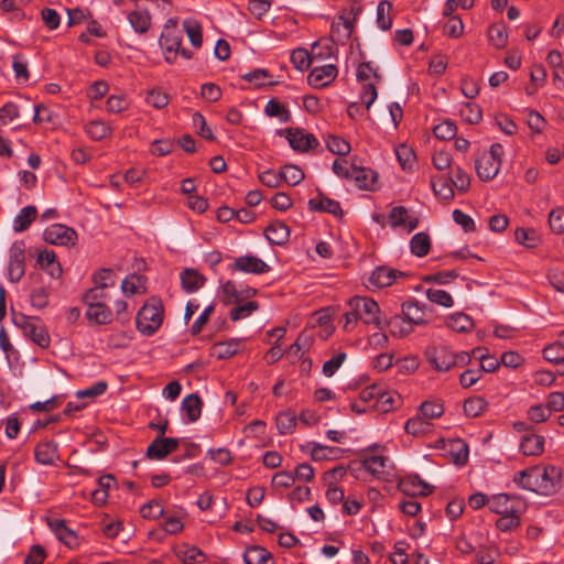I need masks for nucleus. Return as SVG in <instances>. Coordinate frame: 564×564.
I'll use <instances>...</instances> for the list:
<instances>
[{
	"label": "nucleus",
	"mask_w": 564,
	"mask_h": 564,
	"mask_svg": "<svg viewBox=\"0 0 564 564\" xmlns=\"http://www.w3.org/2000/svg\"><path fill=\"white\" fill-rule=\"evenodd\" d=\"M382 451L383 446L378 444L371 445L365 451L366 455L361 465L372 478L388 484L395 482L404 494L427 496L432 492V487L417 476H410L402 480L395 465L389 456L382 454Z\"/></svg>",
	"instance_id": "f257e3e1"
},
{
	"label": "nucleus",
	"mask_w": 564,
	"mask_h": 564,
	"mask_svg": "<svg viewBox=\"0 0 564 564\" xmlns=\"http://www.w3.org/2000/svg\"><path fill=\"white\" fill-rule=\"evenodd\" d=\"M561 480V471L554 466L536 465L519 471L514 476V482L525 489L540 495L554 494Z\"/></svg>",
	"instance_id": "f03ea898"
},
{
	"label": "nucleus",
	"mask_w": 564,
	"mask_h": 564,
	"mask_svg": "<svg viewBox=\"0 0 564 564\" xmlns=\"http://www.w3.org/2000/svg\"><path fill=\"white\" fill-rule=\"evenodd\" d=\"M425 356L431 366L436 371L441 372H446L454 367H465L471 361V355L469 352H455L443 345L427 348Z\"/></svg>",
	"instance_id": "7ed1b4c3"
},
{
	"label": "nucleus",
	"mask_w": 564,
	"mask_h": 564,
	"mask_svg": "<svg viewBox=\"0 0 564 564\" xmlns=\"http://www.w3.org/2000/svg\"><path fill=\"white\" fill-rule=\"evenodd\" d=\"M164 318L163 304L158 299H150L137 314V328L144 336L153 335L162 325Z\"/></svg>",
	"instance_id": "20e7f679"
},
{
	"label": "nucleus",
	"mask_w": 564,
	"mask_h": 564,
	"mask_svg": "<svg viewBox=\"0 0 564 564\" xmlns=\"http://www.w3.org/2000/svg\"><path fill=\"white\" fill-rule=\"evenodd\" d=\"M12 323L22 330L24 337L32 340L39 347L44 349L50 347V334L46 326L39 317L13 313Z\"/></svg>",
	"instance_id": "39448f33"
},
{
	"label": "nucleus",
	"mask_w": 564,
	"mask_h": 564,
	"mask_svg": "<svg viewBox=\"0 0 564 564\" xmlns=\"http://www.w3.org/2000/svg\"><path fill=\"white\" fill-rule=\"evenodd\" d=\"M347 305L355 310L362 323L373 325L378 329H383L387 326V321L382 316L378 303L371 297L354 296L347 302Z\"/></svg>",
	"instance_id": "423d86ee"
},
{
	"label": "nucleus",
	"mask_w": 564,
	"mask_h": 564,
	"mask_svg": "<svg viewBox=\"0 0 564 564\" xmlns=\"http://www.w3.org/2000/svg\"><path fill=\"white\" fill-rule=\"evenodd\" d=\"M357 79L362 83L360 99L369 109L378 97L377 85L381 82V75L370 62L359 64L357 68Z\"/></svg>",
	"instance_id": "0eeeda50"
},
{
	"label": "nucleus",
	"mask_w": 564,
	"mask_h": 564,
	"mask_svg": "<svg viewBox=\"0 0 564 564\" xmlns=\"http://www.w3.org/2000/svg\"><path fill=\"white\" fill-rule=\"evenodd\" d=\"M503 154L505 150L500 143L491 144L488 151L481 153L476 160V173L481 181L488 182L497 176L501 167Z\"/></svg>",
	"instance_id": "6e6552de"
},
{
	"label": "nucleus",
	"mask_w": 564,
	"mask_h": 564,
	"mask_svg": "<svg viewBox=\"0 0 564 564\" xmlns=\"http://www.w3.org/2000/svg\"><path fill=\"white\" fill-rule=\"evenodd\" d=\"M183 30L178 29L175 21L167 20L160 36V45L167 53L180 54L183 58L189 59L192 53L182 48Z\"/></svg>",
	"instance_id": "1a4fd4ad"
},
{
	"label": "nucleus",
	"mask_w": 564,
	"mask_h": 564,
	"mask_svg": "<svg viewBox=\"0 0 564 564\" xmlns=\"http://www.w3.org/2000/svg\"><path fill=\"white\" fill-rule=\"evenodd\" d=\"M44 240L51 245L73 247L77 240L76 231L63 224H53L43 232Z\"/></svg>",
	"instance_id": "9d476101"
},
{
	"label": "nucleus",
	"mask_w": 564,
	"mask_h": 564,
	"mask_svg": "<svg viewBox=\"0 0 564 564\" xmlns=\"http://www.w3.org/2000/svg\"><path fill=\"white\" fill-rule=\"evenodd\" d=\"M289 141L290 147L297 152H307L318 145L314 134L301 128H288L280 132Z\"/></svg>",
	"instance_id": "9b49d317"
},
{
	"label": "nucleus",
	"mask_w": 564,
	"mask_h": 564,
	"mask_svg": "<svg viewBox=\"0 0 564 564\" xmlns=\"http://www.w3.org/2000/svg\"><path fill=\"white\" fill-rule=\"evenodd\" d=\"M231 270L247 274H264L270 272L271 267L259 257L247 253L235 259Z\"/></svg>",
	"instance_id": "f8f14e48"
},
{
	"label": "nucleus",
	"mask_w": 564,
	"mask_h": 564,
	"mask_svg": "<svg viewBox=\"0 0 564 564\" xmlns=\"http://www.w3.org/2000/svg\"><path fill=\"white\" fill-rule=\"evenodd\" d=\"M522 501L516 497L506 494H498L489 497L488 508L491 512L502 516L521 512Z\"/></svg>",
	"instance_id": "ddd939ff"
},
{
	"label": "nucleus",
	"mask_w": 564,
	"mask_h": 564,
	"mask_svg": "<svg viewBox=\"0 0 564 564\" xmlns=\"http://www.w3.org/2000/svg\"><path fill=\"white\" fill-rule=\"evenodd\" d=\"M389 224L393 228L401 227L406 232H411L417 228L419 218L404 206H394L389 213Z\"/></svg>",
	"instance_id": "4468645a"
},
{
	"label": "nucleus",
	"mask_w": 564,
	"mask_h": 564,
	"mask_svg": "<svg viewBox=\"0 0 564 564\" xmlns=\"http://www.w3.org/2000/svg\"><path fill=\"white\" fill-rule=\"evenodd\" d=\"M337 75L338 69L334 64L315 66L308 74L307 82L314 88H324L332 84Z\"/></svg>",
	"instance_id": "2eb2a0df"
},
{
	"label": "nucleus",
	"mask_w": 564,
	"mask_h": 564,
	"mask_svg": "<svg viewBox=\"0 0 564 564\" xmlns=\"http://www.w3.org/2000/svg\"><path fill=\"white\" fill-rule=\"evenodd\" d=\"M25 272V256L21 246L14 245L10 250L8 278L11 282H19Z\"/></svg>",
	"instance_id": "dca6fc26"
},
{
	"label": "nucleus",
	"mask_w": 564,
	"mask_h": 564,
	"mask_svg": "<svg viewBox=\"0 0 564 564\" xmlns=\"http://www.w3.org/2000/svg\"><path fill=\"white\" fill-rule=\"evenodd\" d=\"M402 316L413 326L427 323V308L416 300H410L401 305Z\"/></svg>",
	"instance_id": "f3484780"
},
{
	"label": "nucleus",
	"mask_w": 564,
	"mask_h": 564,
	"mask_svg": "<svg viewBox=\"0 0 564 564\" xmlns=\"http://www.w3.org/2000/svg\"><path fill=\"white\" fill-rule=\"evenodd\" d=\"M178 447V440L173 437H156L147 448L151 459H163Z\"/></svg>",
	"instance_id": "a211bd4d"
},
{
	"label": "nucleus",
	"mask_w": 564,
	"mask_h": 564,
	"mask_svg": "<svg viewBox=\"0 0 564 564\" xmlns=\"http://www.w3.org/2000/svg\"><path fill=\"white\" fill-rule=\"evenodd\" d=\"M404 273L387 265L377 267L370 278L369 282L372 286L382 289L392 285L398 278L403 276Z\"/></svg>",
	"instance_id": "6ab92c4d"
},
{
	"label": "nucleus",
	"mask_w": 564,
	"mask_h": 564,
	"mask_svg": "<svg viewBox=\"0 0 564 564\" xmlns=\"http://www.w3.org/2000/svg\"><path fill=\"white\" fill-rule=\"evenodd\" d=\"M51 530L54 532L56 538L67 545L69 549H77L80 544L79 538L76 532L69 529L64 520L55 519L48 521Z\"/></svg>",
	"instance_id": "aec40b11"
},
{
	"label": "nucleus",
	"mask_w": 564,
	"mask_h": 564,
	"mask_svg": "<svg viewBox=\"0 0 564 564\" xmlns=\"http://www.w3.org/2000/svg\"><path fill=\"white\" fill-rule=\"evenodd\" d=\"M434 430L433 422H430L419 412L416 415L406 420L404 431L414 437H424L430 435Z\"/></svg>",
	"instance_id": "412c9836"
},
{
	"label": "nucleus",
	"mask_w": 564,
	"mask_h": 564,
	"mask_svg": "<svg viewBox=\"0 0 564 564\" xmlns=\"http://www.w3.org/2000/svg\"><path fill=\"white\" fill-rule=\"evenodd\" d=\"M127 20L133 31L138 34H145L152 24V18L148 10L135 9L127 14Z\"/></svg>",
	"instance_id": "4be33fe9"
},
{
	"label": "nucleus",
	"mask_w": 564,
	"mask_h": 564,
	"mask_svg": "<svg viewBox=\"0 0 564 564\" xmlns=\"http://www.w3.org/2000/svg\"><path fill=\"white\" fill-rule=\"evenodd\" d=\"M544 437L538 434L529 433L521 437L520 451L527 456H538L543 453Z\"/></svg>",
	"instance_id": "5701e85b"
},
{
	"label": "nucleus",
	"mask_w": 564,
	"mask_h": 564,
	"mask_svg": "<svg viewBox=\"0 0 564 564\" xmlns=\"http://www.w3.org/2000/svg\"><path fill=\"white\" fill-rule=\"evenodd\" d=\"M350 180L360 189H372L377 180V173L371 169L355 166Z\"/></svg>",
	"instance_id": "b1692460"
},
{
	"label": "nucleus",
	"mask_w": 564,
	"mask_h": 564,
	"mask_svg": "<svg viewBox=\"0 0 564 564\" xmlns=\"http://www.w3.org/2000/svg\"><path fill=\"white\" fill-rule=\"evenodd\" d=\"M87 305V318L97 324L104 325L111 321V311L104 303H85Z\"/></svg>",
	"instance_id": "393cba45"
},
{
	"label": "nucleus",
	"mask_w": 564,
	"mask_h": 564,
	"mask_svg": "<svg viewBox=\"0 0 564 564\" xmlns=\"http://www.w3.org/2000/svg\"><path fill=\"white\" fill-rule=\"evenodd\" d=\"M264 235L271 243L281 246L289 240L290 229L284 223L275 221L265 228Z\"/></svg>",
	"instance_id": "a878e982"
},
{
	"label": "nucleus",
	"mask_w": 564,
	"mask_h": 564,
	"mask_svg": "<svg viewBox=\"0 0 564 564\" xmlns=\"http://www.w3.org/2000/svg\"><path fill=\"white\" fill-rule=\"evenodd\" d=\"M37 263L52 278H59L62 275V267L57 261L54 251L44 250L40 252Z\"/></svg>",
	"instance_id": "bb28decb"
},
{
	"label": "nucleus",
	"mask_w": 564,
	"mask_h": 564,
	"mask_svg": "<svg viewBox=\"0 0 564 564\" xmlns=\"http://www.w3.org/2000/svg\"><path fill=\"white\" fill-rule=\"evenodd\" d=\"M35 459L42 465H51L57 459V444L53 441L40 443L35 447Z\"/></svg>",
	"instance_id": "cd10ccee"
},
{
	"label": "nucleus",
	"mask_w": 564,
	"mask_h": 564,
	"mask_svg": "<svg viewBox=\"0 0 564 564\" xmlns=\"http://www.w3.org/2000/svg\"><path fill=\"white\" fill-rule=\"evenodd\" d=\"M205 283V278L195 269H185L181 273V284L185 292L193 293Z\"/></svg>",
	"instance_id": "c85d7f7f"
},
{
	"label": "nucleus",
	"mask_w": 564,
	"mask_h": 564,
	"mask_svg": "<svg viewBox=\"0 0 564 564\" xmlns=\"http://www.w3.org/2000/svg\"><path fill=\"white\" fill-rule=\"evenodd\" d=\"M37 210L34 206L23 207L13 219V230L15 232L25 231L31 224L35 220Z\"/></svg>",
	"instance_id": "c756f323"
},
{
	"label": "nucleus",
	"mask_w": 564,
	"mask_h": 564,
	"mask_svg": "<svg viewBox=\"0 0 564 564\" xmlns=\"http://www.w3.org/2000/svg\"><path fill=\"white\" fill-rule=\"evenodd\" d=\"M182 412L187 416L189 422H195L202 414V401L197 394L186 395L181 404Z\"/></svg>",
	"instance_id": "7c9ffc66"
},
{
	"label": "nucleus",
	"mask_w": 564,
	"mask_h": 564,
	"mask_svg": "<svg viewBox=\"0 0 564 564\" xmlns=\"http://www.w3.org/2000/svg\"><path fill=\"white\" fill-rule=\"evenodd\" d=\"M308 206L312 210L326 212L333 215H339L341 213L339 203L325 196L311 198Z\"/></svg>",
	"instance_id": "2f4dec72"
},
{
	"label": "nucleus",
	"mask_w": 564,
	"mask_h": 564,
	"mask_svg": "<svg viewBox=\"0 0 564 564\" xmlns=\"http://www.w3.org/2000/svg\"><path fill=\"white\" fill-rule=\"evenodd\" d=\"M484 351H486L485 348H475V349H473L470 355L475 356L479 359V361H480L479 370H481V373L482 372H495L496 370L499 369V367L501 365V358L498 359L496 356L485 354Z\"/></svg>",
	"instance_id": "473e14b6"
},
{
	"label": "nucleus",
	"mask_w": 564,
	"mask_h": 564,
	"mask_svg": "<svg viewBox=\"0 0 564 564\" xmlns=\"http://www.w3.org/2000/svg\"><path fill=\"white\" fill-rule=\"evenodd\" d=\"M431 249V238L426 232H417L410 240L411 252L419 258L426 256Z\"/></svg>",
	"instance_id": "72a5a7b5"
},
{
	"label": "nucleus",
	"mask_w": 564,
	"mask_h": 564,
	"mask_svg": "<svg viewBox=\"0 0 564 564\" xmlns=\"http://www.w3.org/2000/svg\"><path fill=\"white\" fill-rule=\"evenodd\" d=\"M431 187L436 196L444 200L454 198V189L452 183L442 176L431 177Z\"/></svg>",
	"instance_id": "f704fd0d"
},
{
	"label": "nucleus",
	"mask_w": 564,
	"mask_h": 564,
	"mask_svg": "<svg viewBox=\"0 0 564 564\" xmlns=\"http://www.w3.org/2000/svg\"><path fill=\"white\" fill-rule=\"evenodd\" d=\"M239 348L240 340L238 339L220 341L213 346V355L218 359H227L236 355Z\"/></svg>",
	"instance_id": "c9c22d12"
},
{
	"label": "nucleus",
	"mask_w": 564,
	"mask_h": 564,
	"mask_svg": "<svg viewBox=\"0 0 564 564\" xmlns=\"http://www.w3.org/2000/svg\"><path fill=\"white\" fill-rule=\"evenodd\" d=\"M488 402L482 397H471L463 404L464 413L469 417L480 416L487 409Z\"/></svg>",
	"instance_id": "e433bc0d"
},
{
	"label": "nucleus",
	"mask_w": 564,
	"mask_h": 564,
	"mask_svg": "<svg viewBox=\"0 0 564 564\" xmlns=\"http://www.w3.org/2000/svg\"><path fill=\"white\" fill-rule=\"evenodd\" d=\"M446 325L455 332L465 333L474 327V322L464 313H455L447 318Z\"/></svg>",
	"instance_id": "4c0bfd02"
},
{
	"label": "nucleus",
	"mask_w": 564,
	"mask_h": 564,
	"mask_svg": "<svg viewBox=\"0 0 564 564\" xmlns=\"http://www.w3.org/2000/svg\"><path fill=\"white\" fill-rule=\"evenodd\" d=\"M514 239L525 248H535L540 243V236L532 228H518L514 231Z\"/></svg>",
	"instance_id": "58836bf2"
},
{
	"label": "nucleus",
	"mask_w": 564,
	"mask_h": 564,
	"mask_svg": "<svg viewBox=\"0 0 564 564\" xmlns=\"http://www.w3.org/2000/svg\"><path fill=\"white\" fill-rule=\"evenodd\" d=\"M275 423L280 434H290L296 426V415L293 411H283L276 415Z\"/></svg>",
	"instance_id": "ea45409f"
},
{
	"label": "nucleus",
	"mask_w": 564,
	"mask_h": 564,
	"mask_svg": "<svg viewBox=\"0 0 564 564\" xmlns=\"http://www.w3.org/2000/svg\"><path fill=\"white\" fill-rule=\"evenodd\" d=\"M270 558V553L258 545L248 547L243 554L246 564H268Z\"/></svg>",
	"instance_id": "a19ab883"
},
{
	"label": "nucleus",
	"mask_w": 564,
	"mask_h": 564,
	"mask_svg": "<svg viewBox=\"0 0 564 564\" xmlns=\"http://www.w3.org/2000/svg\"><path fill=\"white\" fill-rule=\"evenodd\" d=\"M392 335L404 337L413 332V325L410 324L403 316L395 315L387 321Z\"/></svg>",
	"instance_id": "79ce46f5"
},
{
	"label": "nucleus",
	"mask_w": 564,
	"mask_h": 564,
	"mask_svg": "<svg viewBox=\"0 0 564 564\" xmlns=\"http://www.w3.org/2000/svg\"><path fill=\"white\" fill-rule=\"evenodd\" d=\"M183 32L188 36L189 42L195 48H199L203 43L202 28L195 20L187 19L183 22Z\"/></svg>",
	"instance_id": "37998d69"
},
{
	"label": "nucleus",
	"mask_w": 564,
	"mask_h": 564,
	"mask_svg": "<svg viewBox=\"0 0 564 564\" xmlns=\"http://www.w3.org/2000/svg\"><path fill=\"white\" fill-rule=\"evenodd\" d=\"M391 10H392L391 2L383 0L378 3L377 24L383 31H388L392 26Z\"/></svg>",
	"instance_id": "c03bdc74"
},
{
	"label": "nucleus",
	"mask_w": 564,
	"mask_h": 564,
	"mask_svg": "<svg viewBox=\"0 0 564 564\" xmlns=\"http://www.w3.org/2000/svg\"><path fill=\"white\" fill-rule=\"evenodd\" d=\"M123 294L132 296L144 292V280L141 275L130 274L121 283Z\"/></svg>",
	"instance_id": "a18cd8bd"
},
{
	"label": "nucleus",
	"mask_w": 564,
	"mask_h": 564,
	"mask_svg": "<svg viewBox=\"0 0 564 564\" xmlns=\"http://www.w3.org/2000/svg\"><path fill=\"white\" fill-rule=\"evenodd\" d=\"M488 40L496 48H502L508 42L507 26L494 24L488 29Z\"/></svg>",
	"instance_id": "49530a36"
},
{
	"label": "nucleus",
	"mask_w": 564,
	"mask_h": 564,
	"mask_svg": "<svg viewBox=\"0 0 564 564\" xmlns=\"http://www.w3.org/2000/svg\"><path fill=\"white\" fill-rule=\"evenodd\" d=\"M397 159L403 170H412L415 164V153L413 149L406 144H399L395 148Z\"/></svg>",
	"instance_id": "de8ad7c7"
},
{
	"label": "nucleus",
	"mask_w": 564,
	"mask_h": 564,
	"mask_svg": "<svg viewBox=\"0 0 564 564\" xmlns=\"http://www.w3.org/2000/svg\"><path fill=\"white\" fill-rule=\"evenodd\" d=\"M563 351L564 348L558 337L556 341L546 345L542 349V357L547 362L560 364L564 359Z\"/></svg>",
	"instance_id": "09e8293b"
},
{
	"label": "nucleus",
	"mask_w": 564,
	"mask_h": 564,
	"mask_svg": "<svg viewBox=\"0 0 564 564\" xmlns=\"http://www.w3.org/2000/svg\"><path fill=\"white\" fill-rule=\"evenodd\" d=\"M419 413L432 422L444 414V405L438 401H425L420 405Z\"/></svg>",
	"instance_id": "8fccbe9b"
},
{
	"label": "nucleus",
	"mask_w": 564,
	"mask_h": 564,
	"mask_svg": "<svg viewBox=\"0 0 564 564\" xmlns=\"http://www.w3.org/2000/svg\"><path fill=\"white\" fill-rule=\"evenodd\" d=\"M426 297L430 302L441 305L443 307H452L454 305V300L452 295L442 289H427Z\"/></svg>",
	"instance_id": "3c124183"
},
{
	"label": "nucleus",
	"mask_w": 564,
	"mask_h": 564,
	"mask_svg": "<svg viewBox=\"0 0 564 564\" xmlns=\"http://www.w3.org/2000/svg\"><path fill=\"white\" fill-rule=\"evenodd\" d=\"M282 182L295 186L304 180V172L295 165H284L281 170Z\"/></svg>",
	"instance_id": "603ef678"
},
{
	"label": "nucleus",
	"mask_w": 564,
	"mask_h": 564,
	"mask_svg": "<svg viewBox=\"0 0 564 564\" xmlns=\"http://www.w3.org/2000/svg\"><path fill=\"white\" fill-rule=\"evenodd\" d=\"M12 68L19 83H26L29 80V63L23 55L17 54L12 57Z\"/></svg>",
	"instance_id": "864d4df0"
},
{
	"label": "nucleus",
	"mask_w": 564,
	"mask_h": 564,
	"mask_svg": "<svg viewBox=\"0 0 564 564\" xmlns=\"http://www.w3.org/2000/svg\"><path fill=\"white\" fill-rule=\"evenodd\" d=\"M311 456L314 460L332 459L338 452L339 448L318 443H310Z\"/></svg>",
	"instance_id": "5fc2aeb1"
},
{
	"label": "nucleus",
	"mask_w": 564,
	"mask_h": 564,
	"mask_svg": "<svg viewBox=\"0 0 564 564\" xmlns=\"http://www.w3.org/2000/svg\"><path fill=\"white\" fill-rule=\"evenodd\" d=\"M449 451L454 457V463L457 465H464L468 460V446L462 440L452 441L449 444Z\"/></svg>",
	"instance_id": "6e6d98bb"
},
{
	"label": "nucleus",
	"mask_w": 564,
	"mask_h": 564,
	"mask_svg": "<svg viewBox=\"0 0 564 564\" xmlns=\"http://www.w3.org/2000/svg\"><path fill=\"white\" fill-rule=\"evenodd\" d=\"M264 112L269 117H276L282 122H286L290 119L289 110L278 100L270 99L264 108Z\"/></svg>",
	"instance_id": "4d7b16f0"
},
{
	"label": "nucleus",
	"mask_w": 564,
	"mask_h": 564,
	"mask_svg": "<svg viewBox=\"0 0 564 564\" xmlns=\"http://www.w3.org/2000/svg\"><path fill=\"white\" fill-rule=\"evenodd\" d=\"M314 59V56H311L307 50L305 48H296L291 54V62L294 67L299 70H305L310 67Z\"/></svg>",
	"instance_id": "13d9d810"
},
{
	"label": "nucleus",
	"mask_w": 564,
	"mask_h": 564,
	"mask_svg": "<svg viewBox=\"0 0 564 564\" xmlns=\"http://www.w3.org/2000/svg\"><path fill=\"white\" fill-rule=\"evenodd\" d=\"M86 132L91 139L99 141L107 138L111 130L104 121H91L86 126Z\"/></svg>",
	"instance_id": "bf43d9fd"
},
{
	"label": "nucleus",
	"mask_w": 564,
	"mask_h": 564,
	"mask_svg": "<svg viewBox=\"0 0 564 564\" xmlns=\"http://www.w3.org/2000/svg\"><path fill=\"white\" fill-rule=\"evenodd\" d=\"M94 286L108 289L115 286L113 272L110 269H99L93 274Z\"/></svg>",
	"instance_id": "052dcab7"
},
{
	"label": "nucleus",
	"mask_w": 564,
	"mask_h": 564,
	"mask_svg": "<svg viewBox=\"0 0 564 564\" xmlns=\"http://www.w3.org/2000/svg\"><path fill=\"white\" fill-rule=\"evenodd\" d=\"M326 144L330 152L340 156L350 152V144L345 139L337 135H329L326 139Z\"/></svg>",
	"instance_id": "680f3d73"
},
{
	"label": "nucleus",
	"mask_w": 564,
	"mask_h": 564,
	"mask_svg": "<svg viewBox=\"0 0 564 564\" xmlns=\"http://www.w3.org/2000/svg\"><path fill=\"white\" fill-rule=\"evenodd\" d=\"M460 115L464 117V119L473 124L478 123L481 118V108L474 102H466L460 108Z\"/></svg>",
	"instance_id": "e2e57ef3"
},
{
	"label": "nucleus",
	"mask_w": 564,
	"mask_h": 564,
	"mask_svg": "<svg viewBox=\"0 0 564 564\" xmlns=\"http://www.w3.org/2000/svg\"><path fill=\"white\" fill-rule=\"evenodd\" d=\"M397 400L398 395L395 393L387 392L381 389L375 402V406L382 412H389L394 408Z\"/></svg>",
	"instance_id": "0e129e2a"
},
{
	"label": "nucleus",
	"mask_w": 564,
	"mask_h": 564,
	"mask_svg": "<svg viewBox=\"0 0 564 564\" xmlns=\"http://www.w3.org/2000/svg\"><path fill=\"white\" fill-rule=\"evenodd\" d=\"M164 513L163 506L159 501H149L140 508V514L143 519L155 520Z\"/></svg>",
	"instance_id": "69168bd1"
},
{
	"label": "nucleus",
	"mask_w": 564,
	"mask_h": 564,
	"mask_svg": "<svg viewBox=\"0 0 564 564\" xmlns=\"http://www.w3.org/2000/svg\"><path fill=\"white\" fill-rule=\"evenodd\" d=\"M409 544L404 541H398L393 545V552L390 555V561L392 564H408L409 557L406 554V550Z\"/></svg>",
	"instance_id": "338daca9"
},
{
	"label": "nucleus",
	"mask_w": 564,
	"mask_h": 564,
	"mask_svg": "<svg viewBox=\"0 0 564 564\" xmlns=\"http://www.w3.org/2000/svg\"><path fill=\"white\" fill-rule=\"evenodd\" d=\"M549 225L556 234H562L564 231V208L557 207L550 212Z\"/></svg>",
	"instance_id": "774afa93"
}]
</instances>
